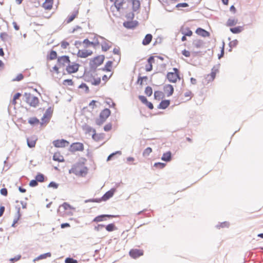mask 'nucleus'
<instances>
[{"mask_svg":"<svg viewBox=\"0 0 263 263\" xmlns=\"http://www.w3.org/2000/svg\"><path fill=\"white\" fill-rule=\"evenodd\" d=\"M88 173V168L85 165L84 162H78L72 165L69 170V174H73L80 177H85Z\"/></svg>","mask_w":263,"mask_h":263,"instance_id":"f257e3e1","label":"nucleus"},{"mask_svg":"<svg viewBox=\"0 0 263 263\" xmlns=\"http://www.w3.org/2000/svg\"><path fill=\"white\" fill-rule=\"evenodd\" d=\"M140 8L139 0H126V6L125 12H129V15L134 17L133 12H136Z\"/></svg>","mask_w":263,"mask_h":263,"instance_id":"f03ea898","label":"nucleus"},{"mask_svg":"<svg viewBox=\"0 0 263 263\" xmlns=\"http://www.w3.org/2000/svg\"><path fill=\"white\" fill-rule=\"evenodd\" d=\"M24 97L25 101L30 106L35 107L39 105V100L38 98L30 92H25Z\"/></svg>","mask_w":263,"mask_h":263,"instance_id":"7ed1b4c3","label":"nucleus"},{"mask_svg":"<svg viewBox=\"0 0 263 263\" xmlns=\"http://www.w3.org/2000/svg\"><path fill=\"white\" fill-rule=\"evenodd\" d=\"M110 115V111L108 108L103 109L100 113L99 118L96 120V123L98 125H102Z\"/></svg>","mask_w":263,"mask_h":263,"instance_id":"20e7f679","label":"nucleus"},{"mask_svg":"<svg viewBox=\"0 0 263 263\" xmlns=\"http://www.w3.org/2000/svg\"><path fill=\"white\" fill-rule=\"evenodd\" d=\"M174 72H169L167 74V79L169 82L172 83H176L178 80L180 79L179 77V72L177 68H173Z\"/></svg>","mask_w":263,"mask_h":263,"instance_id":"39448f33","label":"nucleus"},{"mask_svg":"<svg viewBox=\"0 0 263 263\" xmlns=\"http://www.w3.org/2000/svg\"><path fill=\"white\" fill-rule=\"evenodd\" d=\"M105 57L103 55H98L90 61V66L91 68H96L101 65L104 62Z\"/></svg>","mask_w":263,"mask_h":263,"instance_id":"423d86ee","label":"nucleus"},{"mask_svg":"<svg viewBox=\"0 0 263 263\" xmlns=\"http://www.w3.org/2000/svg\"><path fill=\"white\" fill-rule=\"evenodd\" d=\"M116 191V190L115 189H111L109 191H107L100 199H93L91 200H90V201L93 202H100L101 201H106L112 197L114 195L115 192Z\"/></svg>","mask_w":263,"mask_h":263,"instance_id":"0eeeda50","label":"nucleus"},{"mask_svg":"<svg viewBox=\"0 0 263 263\" xmlns=\"http://www.w3.org/2000/svg\"><path fill=\"white\" fill-rule=\"evenodd\" d=\"M70 63L69 57L67 55H63L58 58L57 64L59 67H65Z\"/></svg>","mask_w":263,"mask_h":263,"instance_id":"6e6552de","label":"nucleus"},{"mask_svg":"<svg viewBox=\"0 0 263 263\" xmlns=\"http://www.w3.org/2000/svg\"><path fill=\"white\" fill-rule=\"evenodd\" d=\"M79 66V64L75 62L70 63L66 66V70L69 74L75 73L78 71Z\"/></svg>","mask_w":263,"mask_h":263,"instance_id":"1a4fd4ad","label":"nucleus"},{"mask_svg":"<svg viewBox=\"0 0 263 263\" xmlns=\"http://www.w3.org/2000/svg\"><path fill=\"white\" fill-rule=\"evenodd\" d=\"M79 13V9L78 8H74L71 12V14H69L65 20V22L67 24H69L73 21L76 18H77Z\"/></svg>","mask_w":263,"mask_h":263,"instance_id":"9d476101","label":"nucleus"},{"mask_svg":"<svg viewBox=\"0 0 263 263\" xmlns=\"http://www.w3.org/2000/svg\"><path fill=\"white\" fill-rule=\"evenodd\" d=\"M115 7L117 8L119 11H124L125 12L126 2H125L124 0H115L114 2Z\"/></svg>","mask_w":263,"mask_h":263,"instance_id":"9b49d317","label":"nucleus"},{"mask_svg":"<svg viewBox=\"0 0 263 263\" xmlns=\"http://www.w3.org/2000/svg\"><path fill=\"white\" fill-rule=\"evenodd\" d=\"M53 144L54 146L56 147L63 148V147H65L66 146H68L69 144V143L68 141H67L65 140L61 139V140H54L53 142Z\"/></svg>","mask_w":263,"mask_h":263,"instance_id":"f8f14e48","label":"nucleus"},{"mask_svg":"<svg viewBox=\"0 0 263 263\" xmlns=\"http://www.w3.org/2000/svg\"><path fill=\"white\" fill-rule=\"evenodd\" d=\"M218 72V70L213 68L210 74H207L205 77V82L209 83L213 81L215 78L216 74Z\"/></svg>","mask_w":263,"mask_h":263,"instance_id":"ddd939ff","label":"nucleus"},{"mask_svg":"<svg viewBox=\"0 0 263 263\" xmlns=\"http://www.w3.org/2000/svg\"><path fill=\"white\" fill-rule=\"evenodd\" d=\"M130 256L134 259H136L143 255V251L140 249H132L129 252Z\"/></svg>","mask_w":263,"mask_h":263,"instance_id":"4468645a","label":"nucleus"},{"mask_svg":"<svg viewBox=\"0 0 263 263\" xmlns=\"http://www.w3.org/2000/svg\"><path fill=\"white\" fill-rule=\"evenodd\" d=\"M70 149L71 151L72 152L83 151L84 150V145L80 142L73 143L71 145Z\"/></svg>","mask_w":263,"mask_h":263,"instance_id":"2eb2a0df","label":"nucleus"},{"mask_svg":"<svg viewBox=\"0 0 263 263\" xmlns=\"http://www.w3.org/2000/svg\"><path fill=\"white\" fill-rule=\"evenodd\" d=\"M155 62V59L153 57H150L147 61L145 65V70L147 72L151 71L153 69V64Z\"/></svg>","mask_w":263,"mask_h":263,"instance_id":"dca6fc26","label":"nucleus"},{"mask_svg":"<svg viewBox=\"0 0 263 263\" xmlns=\"http://www.w3.org/2000/svg\"><path fill=\"white\" fill-rule=\"evenodd\" d=\"M117 216H118L112 215H101L96 217L93 219V221L96 222H101V221L105 220L106 217L113 218V217H116Z\"/></svg>","mask_w":263,"mask_h":263,"instance_id":"f3484780","label":"nucleus"},{"mask_svg":"<svg viewBox=\"0 0 263 263\" xmlns=\"http://www.w3.org/2000/svg\"><path fill=\"white\" fill-rule=\"evenodd\" d=\"M92 52L91 51H88L87 50H79L77 55L78 57L82 58H85L88 56L91 55Z\"/></svg>","mask_w":263,"mask_h":263,"instance_id":"a211bd4d","label":"nucleus"},{"mask_svg":"<svg viewBox=\"0 0 263 263\" xmlns=\"http://www.w3.org/2000/svg\"><path fill=\"white\" fill-rule=\"evenodd\" d=\"M92 138L97 142H101L104 140L105 135L103 133L97 134L96 132L92 134Z\"/></svg>","mask_w":263,"mask_h":263,"instance_id":"6ab92c4d","label":"nucleus"},{"mask_svg":"<svg viewBox=\"0 0 263 263\" xmlns=\"http://www.w3.org/2000/svg\"><path fill=\"white\" fill-rule=\"evenodd\" d=\"M164 91L167 96H171L174 92V88L172 85L167 84L164 87Z\"/></svg>","mask_w":263,"mask_h":263,"instance_id":"aec40b11","label":"nucleus"},{"mask_svg":"<svg viewBox=\"0 0 263 263\" xmlns=\"http://www.w3.org/2000/svg\"><path fill=\"white\" fill-rule=\"evenodd\" d=\"M195 32L198 35L204 37H209L210 35V34L208 31L201 28H198Z\"/></svg>","mask_w":263,"mask_h":263,"instance_id":"412c9836","label":"nucleus"},{"mask_svg":"<svg viewBox=\"0 0 263 263\" xmlns=\"http://www.w3.org/2000/svg\"><path fill=\"white\" fill-rule=\"evenodd\" d=\"M53 0H45L42 4V7L46 10H51L52 8Z\"/></svg>","mask_w":263,"mask_h":263,"instance_id":"4be33fe9","label":"nucleus"},{"mask_svg":"<svg viewBox=\"0 0 263 263\" xmlns=\"http://www.w3.org/2000/svg\"><path fill=\"white\" fill-rule=\"evenodd\" d=\"M180 31L182 34L186 36H191L193 34L192 31L187 27H182Z\"/></svg>","mask_w":263,"mask_h":263,"instance_id":"5701e85b","label":"nucleus"},{"mask_svg":"<svg viewBox=\"0 0 263 263\" xmlns=\"http://www.w3.org/2000/svg\"><path fill=\"white\" fill-rule=\"evenodd\" d=\"M101 46L102 50L104 51H106L110 48L111 44L109 41L107 40H104L102 43Z\"/></svg>","mask_w":263,"mask_h":263,"instance_id":"b1692460","label":"nucleus"},{"mask_svg":"<svg viewBox=\"0 0 263 263\" xmlns=\"http://www.w3.org/2000/svg\"><path fill=\"white\" fill-rule=\"evenodd\" d=\"M138 23L134 21H126L123 23L124 26L128 29L134 28L136 27Z\"/></svg>","mask_w":263,"mask_h":263,"instance_id":"393cba45","label":"nucleus"},{"mask_svg":"<svg viewBox=\"0 0 263 263\" xmlns=\"http://www.w3.org/2000/svg\"><path fill=\"white\" fill-rule=\"evenodd\" d=\"M53 159V160L59 162H62L64 161V157L59 152H56L54 154Z\"/></svg>","mask_w":263,"mask_h":263,"instance_id":"a878e982","label":"nucleus"},{"mask_svg":"<svg viewBox=\"0 0 263 263\" xmlns=\"http://www.w3.org/2000/svg\"><path fill=\"white\" fill-rule=\"evenodd\" d=\"M170 104V101L168 100H162L159 104L158 106V108L159 109H165Z\"/></svg>","mask_w":263,"mask_h":263,"instance_id":"bb28decb","label":"nucleus"},{"mask_svg":"<svg viewBox=\"0 0 263 263\" xmlns=\"http://www.w3.org/2000/svg\"><path fill=\"white\" fill-rule=\"evenodd\" d=\"M152 39L153 36L151 34H146L142 41V44L145 46L148 45L152 41Z\"/></svg>","mask_w":263,"mask_h":263,"instance_id":"cd10ccee","label":"nucleus"},{"mask_svg":"<svg viewBox=\"0 0 263 263\" xmlns=\"http://www.w3.org/2000/svg\"><path fill=\"white\" fill-rule=\"evenodd\" d=\"M172 159V154L171 152H167L163 154L161 159L165 161H170Z\"/></svg>","mask_w":263,"mask_h":263,"instance_id":"c85d7f7f","label":"nucleus"},{"mask_svg":"<svg viewBox=\"0 0 263 263\" xmlns=\"http://www.w3.org/2000/svg\"><path fill=\"white\" fill-rule=\"evenodd\" d=\"M51 254L49 252L46 253H45L43 254H41L40 256H39L38 257L34 258L33 259V261L35 262L36 261H37L40 259H44L47 257H51Z\"/></svg>","mask_w":263,"mask_h":263,"instance_id":"c756f323","label":"nucleus"},{"mask_svg":"<svg viewBox=\"0 0 263 263\" xmlns=\"http://www.w3.org/2000/svg\"><path fill=\"white\" fill-rule=\"evenodd\" d=\"M36 139L34 138H29L27 139V144L28 146L32 148L34 147L36 144Z\"/></svg>","mask_w":263,"mask_h":263,"instance_id":"7c9ffc66","label":"nucleus"},{"mask_svg":"<svg viewBox=\"0 0 263 263\" xmlns=\"http://www.w3.org/2000/svg\"><path fill=\"white\" fill-rule=\"evenodd\" d=\"M238 23V20L235 18H229L227 23V25L228 26H235Z\"/></svg>","mask_w":263,"mask_h":263,"instance_id":"2f4dec72","label":"nucleus"},{"mask_svg":"<svg viewBox=\"0 0 263 263\" xmlns=\"http://www.w3.org/2000/svg\"><path fill=\"white\" fill-rule=\"evenodd\" d=\"M91 83L93 85H98L101 83V78L100 77H93L90 80Z\"/></svg>","mask_w":263,"mask_h":263,"instance_id":"473e14b6","label":"nucleus"},{"mask_svg":"<svg viewBox=\"0 0 263 263\" xmlns=\"http://www.w3.org/2000/svg\"><path fill=\"white\" fill-rule=\"evenodd\" d=\"M105 229L108 232H112L117 229L114 223L108 224L106 226Z\"/></svg>","mask_w":263,"mask_h":263,"instance_id":"72a5a7b5","label":"nucleus"},{"mask_svg":"<svg viewBox=\"0 0 263 263\" xmlns=\"http://www.w3.org/2000/svg\"><path fill=\"white\" fill-rule=\"evenodd\" d=\"M163 97V93L160 91H156L154 92V98L155 99L160 100Z\"/></svg>","mask_w":263,"mask_h":263,"instance_id":"f704fd0d","label":"nucleus"},{"mask_svg":"<svg viewBox=\"0 0 263 263\" xmlns=\"http://www.w3.org/2000/svg\"><path fill=\"white\" fill-rule=\"evenodd\" d=\"M243 30V27L241 26H238L234 28H230V31L233 33H239Z\"/></svg>","mask_w":263,"mask_h":263,"instance_id":"c9c22d12","label":"nucleus"},{"mask_svg":"<svg viewBox=\"0 0 263 263\" xmlns=\"http://www.w3.org/2000/svg\"><path fill=\"white\" fill-rule=\"evenodd\" d=\"M83 43L85 44L87 46H92L93 47H96L97 46V43L92 42L90 41L88 39H86L83 41Z\"/></svg>","mask_w":263,"mask_h":263,"instance_id":"e433bc0d","label":"nucleus"},{"mask_svg":"<svg viewBox=\"0 0 263 263\" xmlns=\"http://www.w3.org/2000/svg\"><path fill=\"white\" fill-rule=\"evenodd\" d=\"M112 65V62H111V61H108L106 63V64L105 65V67L103 69V70L110 72L111 70Z\"/></svg>","mask_w":263,"mask_h":263,"instance_id":"4c0bfd02","label":"nucleus"},{"mask_svg":"<svg viewBox=\"0 0 263 263\" xmlns=\"http://www.w3.org/2000/svg\"><path fill=\"white\" fill-rule=\"evenodd\" d=\"M145 93L148 97L151 96L153 93L152 88L150 86H147L145 89Z\"/></svg>","mask_w":263,"mask_h":263,"instance_id":"58836bf2","label":"nucleus"},{"mask_svg":"<svg viewBox=\"0 0 263 263\" xmlns=\"http://www.w3.org/2000/svg\"><path fill=\"white\" fill-rule=\"evenodd\" d=\"M35 179L37 181L42 182L44 180V176L43 174L39 173L36 176Z\"/></svg>","mask_w":263,"mask_h":263,"instance_id":"ea45409f","label":"nucleus"},{"mask_svg":"<svg viewBox=\"0 0 263 263\" xmlns=\"http://www.w3.org/2000/svg\"><path fill=\"white\" fill-rule=\"evenodd\" d=\"M57 57V53L55 51L52 50L49 55V59L51 60L55 59Z\"/></svg>","mask_w":263,"mask_h":263,"instance_id":"a19ab883","label":"nucleus"},{"mask_svg":"<svg viewBox=\"0 0 263 263\" xmlns=\"http://www.w3.org/2000/svg\"><path fill=\"white\" fill-rule=\"evenodd\" d=\"M184 96L185 98H186L187 100H189L191 99V98L193 96V94H192V92H191V91L187 90L186 92H184Z\"/></svg>","mask_w":263,"mask_h":263,"instance_id":"79ce46f5","label":"nucleus"},{"mask_svg":"<svg viewBox=\"0 0 263 263\" xmlns=\"http://www.w3.org/2000/svg\"><path fill=\"white\" fill-rule=\"evenodd\" d=\"M152 152V149L151 147H147L143 152L144 157L148 156Z\"/></svg>","mask_w":263,"mask_h":263,"instance_id":"37998d69","label":"nucleus"},{"mask_svg":"<svg viewBox=\"0 0 263 263\" xmlns=\"http://www.w3.org/2000/svg\"><path fill=\"white\" fill-rule=\"evenodd\" d=\"M63 84L64 85L72 86L73 85V82L71 79H66L63 81Z\"/></svg>","mask_w":263,"mask_h":263,"instance_id":"c03bdc74","label":"nucleus"},{"mask_svg":"<svg viewBox=\"0 0 263 263\" xmlns=\"http://www.w3.org/2000/svg\"><path fill=\"white\" fill-rule=\"evenodd\" d=\"M28 122L31 125L37 124L39 123V120L37 118L34 117L30 118Z\"/></svg>","mask_w":263,"mask_h":263,"instance_id":"a18cd8bd","label":"nucleus"},{"mask_svg":"<svg viewBox=\"0 0 263 263\" xmlns=\"http://www.w3.org/2000/svg\"><path fill=\"white\" fill-rule=\"evenodd\" d=\"M21 96V94L19 92L16 93L13 97L12 104L15 105L16 104V100L18 99Z\"/></svg>","mask_w":263,"mask_h":263,"instance_id":"49530a36","label":"nucleus"},{"mask_svg":"<svg viewBox=\"0 0 263 263\" xmlns=\"http://www.w3.org/2000/svg\"><path fill=\"white\" fill-rule=\"evenodd\" d=\"M24 79V76L22 73H20L17 74V76L14 79H13V81H20Z\"/></svg>","mask_w":263,"mask_h":263,"instance_id":"de8ad7c7","label":"nucleus"},{"mask_svg":"<svg viewBox=\"0 0 263 263\" xmlns=\"http://www.w3.org/2000/svg\"><path fill=\"white\" fill-rule=\"evenodd\" d=\"M165 163H161V162L155 163L154 164V166H155L157 168H163L165 167Z\"/></svg>","mask_w":263,"mask_h":263,"instance_id":"09e8293b","label":"nucleus"},{"mask_svg":"<svg viewBox=\"0 0 263 263\" xmlns=\"http://www.w3.org/2000/svg\"><path fill=\"white\" fill-rule=\"evenodd\" d=\"M61 207H62L65 210H67L71 209V205L66 202H64V203H63L61 205Z\"/></svg>","mask_w":263,"mask_h":263,"instance_id":"8fccbe9b","label":"nucleus"},{"mask_svg":"<svg viewBox=\"0 0 263 263\" xmlns=\"http://www.w3.org/2000/svg\"><path fill=\"white\" fill-rule=\"evenodd\" d=\"M112 128V124L110 123L106 124L104 127V129L106 132L110 131Z\"/></svg>","mask_w":263,"mask_h":263,"instance_id":"3c124183","label":"nucleus"},{"mask_svg":"<svg viewBox=\"0 0 263 263\" xmlns=\"http://www.w3.org/2000/svg\"><path fill=\"white\" fill-rule=\"evenodd\" d=\"M65 263H77V261L72 258H67L65 260Z\"/></svg>","mask_w":263,"mask_h":263,"instance_id":"603ef678","label":"nucleus"},{"mask_svg":"<svg viewBox=\"0 0 263 263\" xmlns=\"http://www.w3.org/2000/svg\"><path fill=\"white\" fill-rule=\"evenodd\" d=\"M147 80V77H139L138 78V83L140 84V85H143V80Z\"/></svg>","mask_w":263,"mask_h":263,"instance_id":"864d4df0","label":"nucleus"},{"mask_svg":"<svg viewBox=\"0 0 263 263\" xmlns=\"http://www.w3.org/2000/svg\"><path fill=\"white\" fill-rule=\"evenodd\" d=\"M139 99L144 104H146V103H147L148 101H147V99L144 96H139Z\"/></svg>","mask_w":263,"mask_h":263,"instance_id":"5fc2aeb1","label":"nucleus"},{"mask_svg":"<svg viewBox=\"0 0 263 263\" xmlns=\"http://www.w3.org/2000/svg\"><path fill=\"white\" fill-rule=\"evenodd\" d=\"M37 181L36 180H32L29 183V185L32 187H34L37 185Z\"/></svg>","mask_w":263,"mask_h":263,"instance_id":"6e6d98bb","label":"nucleus"},{"mask_svg":"<svg viewBox=\"0 0 263 263\" xmlns=\"http://www.w3.org/2000/svg\"><path fill=\"white\" fill-rule=\"evenodd\" d=\"M69 45V44L66 41H64L61 42V47L64 49H66Z\"/></svg>","mask_w":263,"mask_h":263,"instance_id":"4d7b16f0","label":"nucleus"},{"mask_svg":"<svg viewBox=\"0 0 263 263\" xmlns=\"http://www.w3.org/2000/svg\"><path fill=\"white\" fill-rule=\"evenodd\" d=\"M86 130L87 133H92V134L96 132V130L90 126H88L86 128Z\"/></svg>","mask_w":263,"mask_h":263,"instance_id":"13d9d810","label":"nucleus"},{"mask_svg":"<svg viewBox=\"0 0 263 263\" xmlns=\"http://www.w3.org/2000/svg\"><path fill=\"white\" fill-rule=\"evenodd\" d=\"M99 37L102 39V37H101L100 36H99L95 35L94 36L93 40L92 41H91L92 42L97 43H98L97 44V46L100 45V42L98 41V38Z\"/></svg>","mask_w":263,"mask_h":263,"instance_id":"bf43d9fd","label":"nucleus"},{"mask_svg":"<svg viewBox=\"0 0 263 263\" xmlns=\"http://www.w3.org/2000/svg\"><path fill=\"white\" fill-rule=\"evenodd\" d=\"M189 6V5L186 3H179L176 5V7L179 8V7H186Z\"/></svg>","mask_w":263,"mask_h":263,"instance_id":"052dcab7","label":"nucleus"},{"mask_svg":"<svg viewBox=\"0 0 263 263\" xmlns=\"http://www.w3.org/2000/svg\"><path fill=\"white\" fill-rule=\"evenodd\" d=\"M182 53L183 55H184L186 57H189L190 56V52L188 50H186L185 49L183 50L182 51Z\"/></svg>","mask_w":263,"mask_h":263,"instance_id":"680f3d73","label":"nucleus"},{"mask_svg":"<svg viewBox=\"0 0 263 263\" xmlns=\"http://www.w3.org/2000/svg\"><path fill=\"white\" fill-rule=\"evenodd\" d=\"M111 74H110L109 76H107V75H104L102 77V80L104 82V84H105L107 80L110 78Z\"/></svg>","mask_w":263,"mask_h":263,"instance_id":"e2e57ef3","label":"nucleus"},{"mask_svg":"<svg viewBox=\"0 0 263 263\" xmlns=\"http://www.w3.org/2000/svg\"><path fill=\"white\" fill-rule=\"evenodd\" d=\"M79 88H85L86 91H87V92H88L89 91L88 87L85 84H84V83L81 84L79 86Z\"/></svg>","mask_w":263,"mask_h":263,"instance_id":"0e129e2a","label":"nucleus"},{"mask_svg":"<svg viewBox=\"0 0 263 263\" xmlns=\"http://www.w3.org/2000/svg\"><path fill=\"white\" fill-rule=\"evenodd\" d=\"M1 193L4 196H7L8 194L7 190L6 188H3L1 190Z\"/></svg>","mask_w":263,"mask_h":263,"instance_id":"69168bd1","label":"nucleus"},{"mask_svg":"<svg viewBox=\"0 0 263 263\" xmlns=\"http://www.w3.org/2000/svg\"><path fill=\"white\" fill-rule=\"evenodd\" d=\"M145 105L146 106H147V107L148 108H149L150 109H153L154 108V106H153V104L150 102L147 101V103L145 104Z\"/></svg>","mask_w":263,"mask_h":263,"instance_id":"338daca9","label":"nucleus"},{"mask_svg":"<svg viewBox=\"0 0 263 263\" xmlns=\"http://www.w3.org/2000/svg\"><path fill=\"white\" fill-rule=\"evenodd\" d=\"M58 184L53 182H50L49 184V187H52L55 189H57L58 187Z\"/></svg>","mask_w":263,"mask_h":263,"instance_id":"774afa93","label":"nucleus"}]
</instances>
